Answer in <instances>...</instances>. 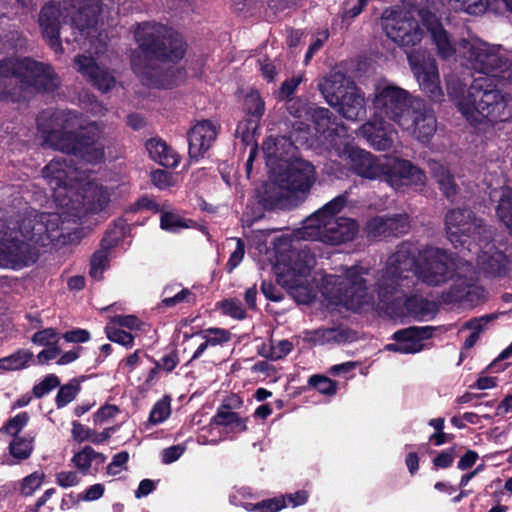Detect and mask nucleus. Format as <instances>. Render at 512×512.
<instances>
[{
  "label": "nucleus",
  "mask_w": 512,
  "mask_h": 512,
  "mask_svg": "<svg viewBox=\"0 0 512 512\" xmlns=\"http://www.w3.org/2000/svg\"><path fill=\"white\" fill-rule=\"evenodd\" d=\"M301 81L302 76H293L292 78L285 80L279 89V97L281 99L289 98L295 92Z\"/></svg>",
  "instance_id": "62"
},
{
  "label": "nucleus",
  "mask_w": 512,
  "mask_h": 512,
  "mask_svg": "<svg viewBox=\"0 0 512 512\" xmlns=\"http://www.w3.org/2000/svg\"><path fill=\"white\" fill-rule=\"evenodd\" d=\"M111 322L121 327L137 330L140 329L142 325L141 321L134 315H116L111 319Z\"/></svg>",
  "instance_id": "63"
},
{
  "label": "nucleus",
  "mask_w": 512,
  "mask_h": 512,
  "mask_svg": "<svg viewBox=\"0 0 512 512\" xmlns=\"http://www.w3.org/2000/svg\"><path fill=\"white\" fill-rule=\"evenodd\" d=\"M62 224L58 213H36L20 224L0 223V266L18 269L35 263V245L47 246L58 239Z\"/></svg>",
  "instance_id": "1"
},
{
  "label": "nucleus",
  "mask_w": 512,
  "mask_h": 512,
  "mask_svg": "<svg viewBox=\"0 0 512 512\" xmlns=\"http://www.w3.org/2000/svg\"><path fill=\"white\" fill-rule=\"evenodd\" d=\"M362 130L375 149L385 151L393 146L396 131L390 123L384 120H374L365 123Z\"/></svg>",
  "instance_id": "28"
},
{
  "label": "nucleus",
  "mask_w": 512,
  "mask_h": 512,
  "mask_svg": "<svg viewBox=\"0 0 512 512\" xmlns=\"http://www.w3.org/2000/svg\"><path fill=\"white\" fill-rule=\"evenodd\" d=\"M418 15L430 34L436 54L443 60H450L455 57L457 51L459 52V47L457 48L456 42L443 28L436 15L424 9L419 10Z\"/></svg>",
  "instance_id": "21"
},
{
  "label": "nucleus",
  "mask_w": 512,
  "mask_h": 512,
  "mask_svg": "<svg viewBox=\"0 0 512 512\" xmlns=\"http://www.w3.org/2000/svg\"><path fill=\"white\" fill-rule=\"evenodd\" d=\"M308 383L322 394L331 395L336 391V384L325 376L313 375L309 378Z\"/></svg>",
  "instance_id": "51"
},
{
  "label": "nucleus",
  "mask_w": 512,
  "mask_h": 512,
  "mask_svg": "<svg viewBox=\"0 0 512 512\" xmlns=\"http://www.w3.org/2000/svg\"><path fill=\"white\" fill-rule=\"evenodd\" d=\"M33 358V353L29 350H18L15 353L0 359V369L14 371L25 368L28 362Z\"/></svg>",
  "instance_id": "39"
},
{
  "label": "nucleus",
  "mask_w": 512,
  "mask_h": 512,
  "mask_svg": "<svg viewBox=\"0 0 512 512\" xmlns=\"http://www.w3.org/2000/svg\"><path fill=\"white\" fill-rule=\"evenodd\" d=\"M311 340L320 345L330 342H340L343 340V333L336 328H321L311 333Z\"/></svg>",
  "instance_id": "44"
},
{
  "label": "nucleus",
  "mask_w": 512,
  "mask_h": 512,
  "mask_svg": "<svg viewBox=\"0 0 512 512\" xmlns=\"http://www.w3.org/2000/svg\"><path fill=\"white\" fill-rule=\"evenodd\" d=\"M29 421V415L26 412H22L11 418L1 429V431L13 436H19L18 434L27 425Z\"/></svg>",
  "instance_id": "48"
},
{
  "label": "nucleus",
  "mask_w": 512,
  "mask_h": 512,
  "mask_svg": "<svg viewBox=\"0 0 512 512\" xmlns=\"http://www.w3.org/2000/svg\"><path fill=\"white\" fill-rule=\"evenodd\" d=\"M496 318H497L496 314H489V315L482 316L480 318H474V319L467 321L463 325V328L470 329V330H472V332H477V335L480 336V333L482 332L484 327Z\"/></svg>",
  "instance_id": "58"
},
{
  "label": "nucleus",
  "mask_w": 512,
  "mask_h": 512,
  "mask_svg": "<svg viewBox=\"0 0 512 512\" xmlns=\"http://www.w3.org/2000/svg\"><path fill=\"white\" fill-rule=\"evenodd\" d=\"M170 402L166 399L158 401L150 412L149 421L152 424L163 422L170 415Z\"/></svg>",
  "instance_id": "52"
},
{
  "label": "nucleus",
  "mask_w": 512,
  "mask_h": 512,
  "mask_svg": "<svg viewBox=\"0 0 512 512\" xmlns=\"http://www.w3.org/2000/svg\"><path fill=\"white\" fill-rule=\"evenodd\" d=\"M284 507H286L285 498L279 497L263 500L262 502L255 504L253 510L260 512H278Z\"/></svg>",
  "instance_id": "54"
},
{
  "label": "nucleus",
  "mask_w": 512,
  "mask_h": 512,
  "mask_svg": "<svg viewBox=\"0 0 512 512\" xmlns=\"http://www.w3.org/2000/svg\"><path fill=\"white\" fill-rule=\"evenodd\" d=\"M348 158L351 170L357 175L370 180L382 178L384 159L376 158L370 152L359 148H351Z\"/></svg>",
  "instance_id": "25"
},
{
  "label": "nucleus",
  "mask_w": 512,
  "mask_h": 512,
  "mask_svg": "<svg viewBox=\"0 0 512 512\" xmlns=\"http://www.w3.org/2000/svg\"><path fill=\"white\" fill-rule=\"evenodd\" d=\"M407 59L421 90L432 101H440L443 91L435 58L426 51L417 50L408 54Z\"/></svg>",
  "instance_id": "17"
},
{
  "label": "nucleus",
  "mask_w": 512,
  "mask_h": 512,
  "mask_svg": "<svg viewBox=\"0 0 512 512\" xmlns=\"http://www.w3.org/2000/svg\"><path fill=\"white\" fill-rule=\"evenodd\" d=\"M492 249L493 247L481 256V265L487 273L494 276H503L508 270V259L503 252L498 250L492 252Z\"/></svg>",
  "instance_id": "36"
},
{
  "label": "nucleus",
  "mask_w": 512,
  "mask_h": 512,
  "mask_svg": "<svg viewBox=\"0 0 512 512\" xmlns=\"http://www.w3.org/2000/svg\"><path fill=\"white\" fill-rule=\"evenodd\" d=\"M309 104L305 103L303 100L297 98L292 99L287 104V111L290 115L295 118H307V109Z\"/></svg>",
  "instance_id": "60"
},
{
  "label": "nucleus",
  "mask_w": 512,
  "mask_h": 512,
  "mask_svg": "<svg viewBox=\"0 0 512 512\" xmlns=\"http://www.w3.org/2000/svg\"><path fill=\"white\" fill-rule=\"evenodd\" d=\"M412 98L409 92L387 81L375 85L373 107L380 117L388 118L398 126H407L410 123L405 116L411 109Z\"/></svg>",
  "instance_id": "14"
},
{
  "label": "nucleus",
  "mask_w": 512,
  "mask_h": 512,
  "mask_svg": "<svg viewBox=\"0 0 512 512\" xmlns=\"http://www.w3.org/2000/svg\"><path fill=\"white\" fill-rule=\"evenodd\" d=\"M414 278L431 287H439L450 280L452 301H469L472 289H475L477 272L469 261L454 258L447 250L427 246L421 250L415 247Z\"/></svg>",
  "instance_id": "2"
},
{
  "label": "nucleus",
  "mask_w": 512,
  "mask_h": 512,
  "mask_svg": "<svg viewBox=\"0 0 512 512\" xmlns=\"http://www.w3.org/2000/svg\"><path fill=\"white\" fill-rule=\"evenodd\" d=\"M382 27L386 35L401 47L415 46L423 37L422 29L410 12L385 11Z\"/></svg>",
  "instance_id": "15"
},
{
  "label": "nucleus",
  "mask_w": 512,
  "mask_h": 512,
  "mask_svg": "<svg viewBox=\"0 0 512 512\" xmlns=\"http://www.w3.org/2000/svg\"><path fill=\"white\" fill-rule=\"evenodd\" d=\"M315 263V256L306 247H293L286 256L281 255L277 281L298 303H308L315 297L310 276Z\"/></svg>",
  "instance_id": "9"
},
{
  "label": "nucleus",
  "mask_w": 512,
  "mask_h": 512,
  "mask_svg": "<svg viewBox=\"0 0 512 512\" xmlns=\"http://www.w3.org/2000/svg\"><path fill=\"white\" fill-rule=\"evenodd\" d=\"M429 167L443 194L448 199L453 198L458 192V186L450 171L443 164L436 161H431Z\"/></svg>",
  "instance_id": "35"
},
{
  "label": "nucleus",
  "mask_w": 512,
  "mask_h": 512,
  "mask_svg": "<svg viewBox=\"0 0 512 512\" xmlns=\"http://www.w3.org/2000/svg\"><path fill=\"white\" fill-rule=\"evenodd\" d=\"M244 242L241 239L236 240V248L230 255L228 266L229 270L236 268L242 261L245 253Z\"/></svg>",
  "instance_id": "64"
},
{
  "label": "nucleus",
  "mask_w": 512,
  "mask_h": 512,
  "mask_svg": "<svg viewBox=\"0 0 512 512\" xmlns=\"http://www.w3.org/2000/svg\"><path fill=\"white\" fill-rule=\"evenodd\" d=\"M464 88L458 79L447 80L448 94L457 98L459 111L472 126L492 127L512 117V97L498 90L489 79H475L466 93Z\"/></svg>",
  "instance_id": "3"
},
{
  "label": "nucleus",
  "mask_w": 512,
  "mask_h": 512,
  "mask_svg": "<svg viewBox=\"0 0 512 512\" xmlns=\"http://www.w3.org/2000/svg\"><path fill=\"white\" fill-rule=\"evenodd\" d=\"M34 449V436H16L9 444V451L13 458L18 461L30 457Z\"/></svg>",
  "instance_id": "37"
},
{
  "label": "nucleus",
  "mask_w": 512,
  "mask_h": 512,
  "mask_svg": "<svg viewBox=\"0 0 512 512\" xmlns=\"http://www.w3.org/2000/svg\"><path fill=\"white\" fill-rule=\"evenodd\" d=\"M414 264L415 246L409 242L398 245L376 277L375 288L381 302L392 303L409 294L414 285Z\"/></svg>",
  "instance_id": "8"
},
{
  "label": "nucleus",
  "mask_w": 512,
  "mask_h": 512,
  "mask_svg": "<svg viewBox=\"0 0 512 512\" xmlns=\"http://www.w3.org/2000/svg\"><path fill=\"white\" fill-rule=\"evenodd\" d=\"M56 483L63 487L68 488L77 485L80 482L78 474L74 471H62L55 476Z\"/></svg>",
  "instance_id": "59"
},
{
  "label": "nucleus",
  "mask_w": 512,
  "mask_h": 512,
  "mask_svg": "<svg viewBox=\"0 0 512 512\" xmlns=\"http://www.w3.org/2000/svg\"><path fill=\"white\" fill-rule=\"evenodd\" d=\"M146 150L152 160L167 168H174L180 162L179 155L159 138L146 142Z\"/></svg>",
  "instance_id": "33"
},
{
  "label": "nucleus",
  "mask_w": 512,
  "mask_h": 512,
  "mask_svg": "<svg viewBox=\"0 0 512 512\" xmlns=\"http://www.w3.org/2000/svg\"><path fill=\"white\" fill-rule=\"evenodd\" d=\"M245 110L249 118L246 123H240L236 133L242 134V139L246 140L250 137V132L258 127V122L264 113L265 104L257 92H252L245 98Z\"/></svg>",
  "instance_id": "31"
},
{
  "label": "nucleus",
  "mask_w": 512,
  "mask_h": 512,
  "mask_svg": "<svg viewBox=\"0 0 512 512\" xmlns=\"http://www.w3.org/2000/svg\"><path fill=\"white\" fill-rule=\"evenodd\" d=\"M459 54L467 65L476 72L494 77H504L512 64L499 50L479 38L462 39Z\"/></svg>",
  "instance_id": "13"
},
{
  "label": "nucleus",
  "mask_w": 512,
  "mask_h": 512,
  "mask_svg": "<svg viewBox=\"0 0 512 512\" xmlns=\"http://www.w3.org/2000/svg\"><path fill=\"white\" fill-rule=\"evenodd\" d=\"M75 64L78 71L89 77L100 91L107 92L115 86V77L108 70L96 65L93 58L80 55L75 58Z\"/></svg>",
  "instance_id": "26"
},
{
  "label": "nucleus",
  "mask_w": 512,
  "mask_h": 512,
  "mask_svg": "<svg viewBox=\"0 0 512 512\" xmlns=\"http://www.w3.org/2000/svg\"><path fill=\"white\" fill-rule=\"evenodd\" d=\"M432 327H410L394 333L396 343L388 344L386 349L394 352L413 354L423 349L422 341L432 336Z\"/></svg>",
  "instance_id": "23"
},
{
  "label": "nucleus",
  "mask_w": 512,
  "mask_h": 512,
  "mask_svg": "<svg viewBox=\"0 0 512 512\" xmlns=\"http://www.w3.org/2000/svg\"><path fill=\"white\" fill-rule=\"evenodd\" d=\"M497 215L512 234V189L503 187L497 206Z\"/></svg>",
  "instance_id": "38"
},
{
  "label": "nucleus",
  "mask_w": 512,
  "mask_h": 512,
  "mask_svg": "<svg viewBox=\"0 0 512 512\" xmlns=\"http://www.w3.org/2000/svg\"><path fill=\"white\" fill-rule=\"evenodd\" d=\"M351 86H354V84L350 83L345 75L340 72L329 74L318 84L321 94L331 107H336L343 94L346 93Z\"/></svg>",
  "instance_id": "30"
},
{
  "label": "nucleus",
  "mask_w": 512,
  "mask_h": 512,
  "mask_svg": "<svg viewBox=\"0 0 512 512\" xmlns=\"http://www.w3.org/2000/svg\"><path fill=\"white\" fill-rule=\"evenodd\" d=\"M83 199L87 210L98 212L109 203L110 193L102 185L88 183L84 189Z\"/></svg>",
  "instance_id": "34"
},
{
  "label": "nucleus",
  "mask_w": 512,
  "mask_h": 512,
  "mask_svg": "<svg viewBox=\"0 0 512 512\" xmlns=\"http://www.w3.org/2000/svg\"><path fill=\"white\" fill-rule=\"evenodd\" d=\"M59 384V378L54 374H50L46 376L39 384L34 386L33 394L36 398H41L49 393L52 389L59 386Z\"/></svg>",
  "instance_id": "53"
},
{
  "label": "nucleus",
  "mask_w": 512,
  "mask_h": 512,
  "mask_svg": "<svg viewBox=\"0 0 512 512\" xmlns=\"http://www.w3.org/2000/svg\"><path fill=\"white\" fill-rule=\"evenodd\" d=\"M60 340V334L54 328H46L33 334L31 341L34 344L49 347L57 345Z\"/></svg>",
  "instance_id": "47"
},
{
  "label": "nucleus",
  "mask_w": 512,
  "mask_h": 512,
  "mask_svg": "<svg viewBox=\"0 0 512 512\" xmlns=\"http://www.w3.org/2000/svg\"><path fill=\"white\" fill-rule=\"evenodd\" d=\"M222 309L225 314L236 319H244L246 316L245 310L243 309L241 303L235 299L223 301Z\"/></svg>",
  "instance_id": "56"
},
{
  "label": "nucleus",
  "mask_w": 512,
  "mask_h": 512,
  "mask_svg": "<svg viewBox=\"0 0 512 512\" xmlns=\"http://www.w3.org/2000/svg\"><path fill=\"white\" fill-rule=\"evenodd\" d=\"M307 119L311 120L318 132H324L331 123V112L324 107H318L315 104H309L307 109Z\"/></svg>",
  "instance_id": "41"
},
{
  "label": "nucleus",
  "mask_w": 512,
  "mask_h": 512,
  "mask_svg": "<svg viewBox=\"0 0 512 512\" xmlns=\"http://www.w3.org/2000/svg\"><path fill=\"white\" fill-rule=\"evenodd\" d=\"M92 461H96L98 463H103L105 461V457L96 452L92 447L86 446L80 452L74 455L72 462L74 465L82 472L86 473Z\"/></svg>",
  "instance_id": "40"
},
{
  "label": "nucleus",
  "mask_w": 512,
  "mask_h": 512,
  "mask_svg": "<svg viewBox=\"0 0 512 512\" xmlns=\"http://www.w3.org/2000/svg\"><path fill=\"white\" fill-rule=\"evenodd\" d=\"M79 390L80 384L75 379L70 381L68 384L63 385L56 396L55 401L57 407L62 408L66 406L68 403L72 402L75 399Z\"/></svg>",
  "instance_id": "46"
},
{
  "label": "nucleus",
  "mask_w": 512,
  "mask_h": 512,
  "mask_svg": "<svg viewBox=\"0 0 512 512\" xmlns=\"http://www.w3.org/2000/svg\"><path fill=\"white\" fill-rule=\"evenodd\" d=\"M63 7L48 3L39 13L38 23L44 38L55 52H62L60 27L66 17H70L71 26L79 32L86 31L90 36L100 13V0H62Z\"/></svg>",
  "instance_id": "6"
},
{
  "label": "nucleus",
  "mask_w": 512,
  "mask_h": 512,
  "mask_svg": "<svg viewBox=\"0 0 512 512\" xmlns=\"http://www.w3.org/2000/svg\"><path fill=\"white\" fill-rule=\"evenodd\" d=\"M455 10H461L471 15H481L489 7L488 0H449Z\"/></svg>",
  "instance_id": "42"
},
{
  "label": "nucleus",
  "mask_w": 512,
  "mask_h": 512,
  "mask_svg": "<svg viewBox=\"0 0 512 512\" xmlns=\"http://www.w3.org/2000/svg\"><path fill=\"white\" fill-rule=\"evenodd\" d=\"M105 330L110 341L121 344L127 348L133 345L134 337L131 333L113 326H107Z\"/></svg>",
  "instance_id": "50"
},
{
  "label": "nucleus",
  "mask_w": 512,
  "mask_h": 512,
  "mask_svg": "<svg viewBox=\"0 0 512 512\" xmlns=\"http://www.w3.org/2000/svg\"><path fill=\"white\" fill-rule=\"evenodd\" d=\"M108 263V250L99 249L91 258L90 261V276L95 280L102 278L103 271L105 270Z\"/></svg>",
  "instance_id": "45"
},
{
  "label": "nucleus",
  "mask_w": 512,
  "mask_h": 512,
  "mask_svg": "<svg viewBox=\"0 0 512 512\" xmlns=\"http://www.w3.org/2000/svg\"><path fill=\"white\" fill-rule=\"evenodd\" d=\"M405 118L410 124L400 127L421 142L428 141L436 132L437 121L434 111L422 99H414Z\"/></svg>",
  "instance_id": "19"
},
{
  "label": "nucleus",
  "mask_w": 512,
  "mask_h": 512,
  "mask_svg": "<svg viewBox=\"0 0 512 512\" xmlns=\"http://www.w3.org/2000/svg\"><path fill=\"white\" fill-rule=\"evenodd\" d=\"M347 204V195L342 194L305 219L300 237L337 245L351 241L358 232L357 223L350 218L337 217Z\"/></svg>",
  "instance_id": "7"
},
{
  "label": "nucleus",
  "mask_w": 512,
  "mask_h": 512,
  "mask_svg": "<svg viewBox=\"0 0 512 512\" xmlns=\"http://www.w3.org/2000/svg\"><path fill=\"white\" fill-rule=\"evenodd\" d=\"M59 85V77L48 64L30 58L0 61V100L18 101L29 88L52 92Z\"/></svg>",
  "instance_id": "4"
},
{
  "label": "nucleus",
  "mask_w": 512,
  "mask_h": 512,
  "mask_svg": "<svg viewBox=\"0 0 512 512\" xmlns=\"http://www.w3.org/2000/svg\"><path fill=\"white\" fill-rule=\"evenodd\" d=\"M317 180L315 167L302 158H294L280 174L277 183L271 184L265 191V200L271 206L281 207L289 193H307Z\"/></svg>",
  "instance_id": "11"
},
{
  "label": "nucleus",
  "mask_w": 512,
  "mask_h": 512,
  "mask_svg": "<svg viewBox=\"0 0 512 512\" xmlns=\"http://www.w3.org/2000/svg\"><path fill=\"white\" fill-rule=\"evenodd\" d=\"M44 480V474L40 472H34L26 476L21 483L20 492L24 496H31L40 486Z\"/></svg>",
  "instance_id": "49"
},
{
  "label": "nucleus",
  "mask_w": 512,
  "mask_h": 512,
  "mask_svg": "<svg viewBox=\"0 0 512 512\" xmlns=\"http://www.w3.org/2000/svg\"><path fill=\"white\" fill-rule=\"evenodd\" d=\"M192 221H187L174 212H165L161 215V228L171 232H177L189 228Z\"/></svg>",
  "instance_id": "43"
},
{
  "label": "nucleus",
  "mask_w": 512,
  "mask_h": 512,
  "mask_svg": "<svg viewBox=\"0 0 512 512\" xmlns=\"http://www.w3.org/2000/svg\"><path fill=\"white\" fill-rule=\"evenodd\" d=\"M242 401L237 396L227 398L218 408L217 413L212 418V423L218 426L229 427L230 431L240 433L247 429L245 418L240 417L232 408L240 406Z\"/></svg>",
  "instance_id": "29"
},
{
  "label": "nucleus",
  "mask_w": 512,
  "mask_h": 512,
  "mask_svg": "<svg viewBox=\"0 0 512 512\" xmlns=\"http://www.w3.org/2000/svg\"><path fill=\"white\" fill-rule=\"evenodd\" d=\"M135 39L145 56L151 60L177 62L186 46L179 33L159 23H143L135 31Z\"/></svg>",
  "instance_id": "10"
},
{
  "label": "nucleus",
  "mask_w": 512,
  "mask_h": 512,
  "mask_svg": "<svg viewBox=\"0 0 512 512\" xmlns=\"http://www.w3.org/2000/svg\"><path fill=\"white\" fill-rule=\"evenodd\" d=\"M217 136L216 126L209 120L197 122L188 132L189 157L198 160L210 149Z\"/></svg>",
  "instance_id": "24"
},
{
  "label": "nucleus",
  "mask_w": 512,
  "mask_h": 512,
  "mask_svg": "<svg viewBox=\"0 0 512 512\" xmlns=\"http://www.w3.org/2000/svg\"><path fill=\"white\" fill-rule=\"evenodd\" d=\"M382 178L394 189L405 186H422L425 183L424 172L410 161L400 158L384 159Z\"/></svg>",
  "instance_id": "20"
},
{
  "label": "nucleus",
  "mask_w": 512,
  "mask_h": 512,
  "mask_svg": "<svg viewBox=\"0 0 512 512\" xmlns=\"http://www.w3.org/2000/svg\"><path fill=\"white\" fill-rule=\"evenodd\" d=\"M204 338L207 339L210 345L215 346L229 341L231 334L224 329L211 328L204 332Z\"/></svg>",
  "instance_id": "55"
},
{
  "label": "nucleus",
  "mask_w": 512,
  "mask_h": 512,
  "mask_svg": "<svg viewBox=\"0 0 512 512\" xmlns=\"http://www.w3.org/2000/svg\"><path fill=\"white\" fill-rule=\"evenodd\" d=\"M151 181L155 186L164 189L172 185L173 177L169 172L158 169L151 173Z\"/></svg>",
  "instance_id": "61"
},
{
  "label": "nucleus",
  "mask_w": 512,
  "mask_h": 512,
  "mask_svg": "<svg viewBox=\"0 0 512 512\" xmlns=\"http://www.w3.org/2000/svg\"><path fill=\"white\" fill-rule=\"evenodd\" d=\"M367 273L368 271L362 267L352 266L345 269L343 276L329 275L326 281L334 286L329 293L349 310L358 311L370 305L373 296L368 292L363 277Z\"/></svg>",
  "instance_id": "12"
},
{
  "label": "nucleus",
  "mask_w": 512,
  "mask_h": 512,
  "mask_svg": "<svg viewBox=\"0 0 512 512\" xmlns=\"http://www.w3.org/2000/svg\"><path fill=\"white\" fill-rule=\"evenodd\" d=\"M445 230L449 241L454 244H464L468 238L481 236L487 233L482 220L477 218L474 212L467 208H455L449 210L444 218Z\"/></svg>",
  "instance_id": "16"
},
{
  "label": "nucleus",
  "mask_w": 512,
  "mask_h": 512,
  "mask_svg": "<svg viewBox=\"0 0 512 512\" xmlns=\"http://www.w3.org/2000/svg\"><path fill=\"white\" fill-rule=\"evenodd\" d=\"M338 112L347 120L358 121L366 116V101L364 93L356 86H351L343 94L336 107Z\"/></svg>",
  "instance_id": "27"
},
{
  "label": "nucleus",
  "mask_w": 512,
  "mask_h": 512,
  "mask_svg": "<svg viewBox=\"0 0 512 512\" xmlns=\"http://www.w3.org/2000/svg\"><path fill=\"white\" fill-rule=\"evenodd\" d=\"M409 227L406 214H394L375 216L369 219L366 222L365 231L369 238L377 239L405 234Z\"/></svg>",
  "instance_id": "22"
},
{
  "label": "nucleus",
  "mask_w": 512,
  "mask_h": 512,
  "mask_svg": "<svg viewBox=\"0 0 512 512\" xmlns=\"http://www.w3.org/2000/svg\"><path fill=\"white\" fill-rule=\"evenodd\" d=\"M42 173L53 192L54 200L61 207H69L74 182L78 179L77 170L68 165L65 159H55L44 167Z\"/></svg>",
  "instance_id": "18"
},
{
  "label": "nucleus",
  "mask_w": 512,
  "mask_h": 512,
  "mask_svg": "<svg viewBox=\"0 0 512 512\" xmlns=\"http://www.w3.org/2000/svg\"><path fill=\"white\" fill-rule=\"evenodd\" d=\"M195 296L188 289H182L172 297H166L162 300V304L166 307H172L182 302H194Z\"/></svg>",
  "instance_id": "57"
},
{
  "label": "nucleus",
  "mask_w": 512,
  "mask_h": 512,
  "mask_svg": "<svg viewBox=\"0 0 512 512\" xmlns=\"http://www.w3.org/2000/svg\"><path fill=\"white\" fill-rule=\"evenodd\" d=\"M53 128L45 135V144L55 150L81 157L87 162H98L104 156L103 148L96 145L97 136L91 124L87 133L77 112L57 111L51 115Z\"/></svg>",
  "instance_id": "5"
},
{
  "label": "nucleus",
  "mask_w": 512,
  "mask_h": 512,
  "mask_svg": "<svg viewBox=\"0 0 512 512\" xmlns=\"http://www.w3.org/2000/svg\"><path fill=\"white\" fill-rule=\"evenodd\" d=\"M292 141L286 136H270L263 143V151L266 158L271 163L283 161L289 163L295 151Z\"/></svg>",
  "instance_id": "32"
}]
</instances>
